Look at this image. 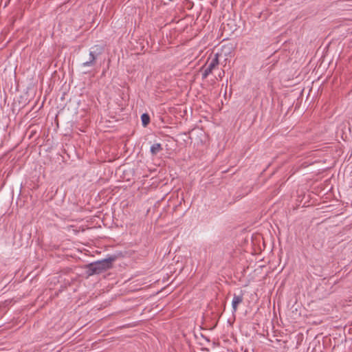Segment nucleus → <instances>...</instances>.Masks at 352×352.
Wrapping results in <instances>:
<instances>
[{"instance_id": "obj_5", "label": "nucleus", "mask_w": 352, "mask_h": 352, "mask_svg": "<svg viewBox=\"0 0 352 352\" xmlns=\"http://www.w3.org/2000/svg\"><path fill=\"white\" fill-rule=\"evenodd\" d=\"M162 150V147L161 144H160V143L154 144L151 147V153L153 155H157Z\"/></svg>"}, {"instance_id": "obj_1", "label": "nucleus", "mask_w": 352, "mask_h": 352, "mask_svg": "<svg viewBox=\"0 0 352 352\" xmlns=\"http://www.w3.org/2000/svg\"><path fill=\"white\" fill-rule=\"evenodd\" d=\"M115 261V257H110L103 260L91 263L87 265L89 271V275L94 274H100L107 270L112 267V263Z\"/></svg>"}, {"instance_id": "obj_6", "label": "nucleus", "mask_w": 352, "mask_h": 352, "mask_svg": "<svg viewBox=\"0 0 352 352\" xmlns=\"http://www.w3.org/2000/svg\"><path fill=\"white\" fill-rule=\"evenodd\" d=\"M143 126H146L150 122L149 116L147 113H143L141 116Z\"/></svg>"}, {"instance_id": "obj_3", "label": "nucleus", "mask_w": 352, "mask_h": 352, "mask_svg": "<svg viewBox=\"0 0 352 352\" xmlns=\"http://www.w3.org/2000/svg\"><path fill=\"white\" fill-rule=\"evenodd\" d=\"M100 54V52L96 53L94 51H90L89 54V60L84 62L82 63V66L84 67H92L96 63V60L97 58V56Z\"/></svg>"}, {"instance_id": "obj_2", "label": "nucleus", "mask_w": 352, "mask_h": 352, "mask_svg": "<svg viewBox=\"0 0 352 352\" xmlns=\"http://www.w3.org/2000/svg\"><path fill=\"white\" fill-rule=\"evenodd\" d=\"M219 54V53H216L213 56H210L208 57V60L205 65V67H203L202 72V78H206L207 76L212 74V71L218 66Z\"/></svg>"}, {"instance_id": "obj_4", "label": "nucleus", "mask_w": 352, "mask_h": 352, "mask_svg": "<svg viewBox=\"0 0 352 352\" xmlns=\"http://www.w3.org/2000/svg\"><path fill=\"white\" fill-rule=\"evenodd\" d=\"M243 299V298L242 295H234L232 302V307L234 312L236 311L238 305L242 302Z\"/></svg>"}]
</instances>
